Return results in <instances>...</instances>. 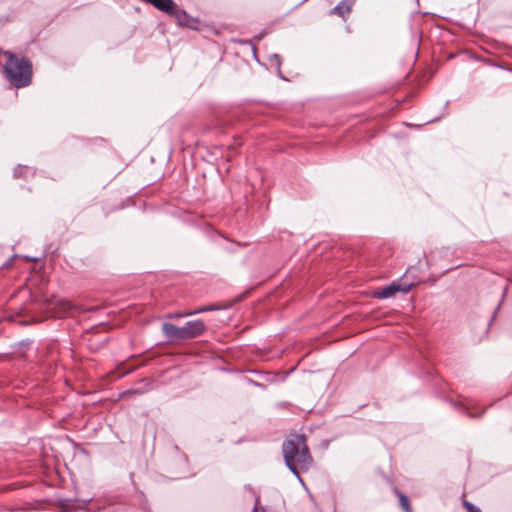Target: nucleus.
<instances>
[{
	"label": "nucleus",
	"mask_w": 512,
	"mask_h": 512,
	"mask_svg": "<svg viewBox=\"0 0 512 512\" xmlns=\"http://www.w3.org/2000/svg\"><path fill=\"white\" fill-rule=\"evenodd\" d=\"M28 171H29V169H28L27 167L19 166V167H17V168L15 169V171H14V175H15L16 177H21V176H24V174H25L26 172H28Z\"/></svg>",
	"instance_id": "obj_13"
},
{
	"label": "nucleus",
	"mask_w": 512,
	"mask_h": 512,
	"mask_svg": "<svg viewBox=\"0 0 512 512\" xmlns=\"http://www.w3.org/2000/svg\"><path fill=\"white\" fill-rule=\"evenodd\" d=\"M399 290H372L371 297L378 299H387L391 298L395 295ZM404 292H408L409 290H403Z\"/></svg>",
	"instance_id": "obj_8"
},
{
	"label": "nucleus",
	"mask_w": 512,
	"mask_h": 512,
	"mask_svg": "<svg viewBox=\"0 0 512 512\" xmlns=\"http://www.w3.org/2000/svg\"><path fill=\"white\" fill-rule=\"evenodd\" d=\"M56 307L59 309L58 316L63 317L65 314L69 313V311L72 308V305L70 302L66 300H58L56 302Z\"/></svg>",
	"instance_id": "obj_9"
},
{
	"label": "nucleus",
	"mask_w": 512,
	"mask_h": 512,
	"mask_svg": "<svg viewBox=\"0 0 512 512\" xmlns=\"http://www.w3.org/2000/svg\"><path fill=\"white\" fill-rule=\"evenodd\" d=\"M396 494L398 496L400 506L404 510V512H412V507L410 505L408 497L399 491H396Z\"/></svg>",
	"instance_id": "obj_10"
},
{
	"label": "nucleus",
	"mask_w": 512,
	"mask_h": 512,
	"mask_svg": "<svg viewBox=\"0 0 512 512\" xmlns=\"http://www.w3.org/2000/svg\"><path fill=\"white\" fill-rule=\"evenodd\" d=\"M206 331L202 320L188 321L184 326L178 327L172 323L162 324V332L171 342H182L201 336Z\"/></svg>",
	"instance_id": "obj_3"
},
{
	"label": "nucleus",
	"mask_w": 512,
	"mask_h": 512,
	"mask_svg": "<svg viewBox=\"0 0 512 512\" xmlns=\"http://www.w3.org/2000/svg\"><path fill=\"white\" fill-rule=\"evenodd\" d=\"M419 283H407L405 284L403 287H401L400 285H396L394 282H392L391 284L387 285L385 288H389V289H392V288H416V286L418 285Z\"/></svg>",
	"instance_id": "obj_11"
},
{
	"label": "nucleus",
	"mask_w": 512,
	"mask_h": 512,
	"mask_svg": "<svg viewBox=\"0 0 512 512\" xmlns=\"http://www.w3.org/2000/svg\"><path fill=\"white\" fill-rule=\"evenodd\" d=\"M170 15H173L178 23L182 26H188L190 23V16L183 10L178 9V7L175 5V10H172V12H168Z\"/></svg>",
	"instance_id": "obj_7"
},
{
	"label": "nucleus",
	"mask_w": 512,
	"mask_h": 512,
	"mask_svg": "<svg viewBox=\"0 0 512 512\" xmlns=\"http://www.w3.org/2000/svg\"><path fill=\"white\" fill-rule=\"evenodd\" d=\"M356 0H342L329 11L330 16H337L347 21L353 11Z\"/></svg>",
	"instance_id": "obj_4"
},
{
	"label": "nucleus",
	"mask_w": 512,
	"mask_h": 512,
	"mask_svg": "<svg viewBox=\"0 0 512 512\" xmlns=\"http://www.w3.org/2000/svg\"><path fill=\"white\" fill-rule=\"evenodd\" d=\"M7 60L3 70L9 83L15 88L27 87L32 83V63L26 57H20L11 51L3 53Z\"/></svg>",
	"instance_id": "obj_2"
},
{
	"label": "nucleus",
	"mask_w": 512,
	"mask_h": 512,
	"mask_svg": "<svg viewBox=\"0 0 512 512\" xmlns=\"http://www.w3.org/2000/svg\"><path fill=\"white\" fill-rule=\"evenodd\" d=\"M150 4H152L157 9L164 11V12H172V10H175V3L173 0H146Z\"/></svg>",
	"instance_id": "obj_6"
},
{
	"label": "nucleus",
	"mask_w": 512,
	"mask_h": 512,
	"mask_svg": "<svg viewBox=\"0 0 512 512\" xmlns=\"http://www.w3.org/2000/svg\"><path fill=\"white\" fill-rule=\"evenodd\" d=\"M282 450L286 465L295 475H298V468L307 469L312 463L306 437L303 434L287 439L283 443Z\"/></svg>",
	"instance_id": "obj_1"
},
{
	"label": "nucleus",
	"mask_w": 512,
	"mask_h": 512,
	"mask_svg": "<svg viewBox=\"0 0 512 512\" xmlns=\"http://www.w3.org/2000/svg\"><path fill=\"white\" fill-rule=\"evenodd\" d=\"M16 257H17V255H12L7 260L3 261L2 264L0 265V269L9 268L11 266L12 260Z\"/></svg>",
	"instance_id": "obj_14"
},
{
	"label": "nucleus",
	"mask_w": 512,
	"mask_h": 512,
	"mask_svg": "<svg viewBox=\"0 0 512 512\" xmlns=\"http://www.w3.org/2000/svg\"><path fill=\"white\" fill-rule=\"evenodd\" d=\"M215 309H217L215 306H204V307H201L196 310H186L183 312L169 313L166 315V317L169 319H177V318L187 317V316L195 315V314L206 312V311H212Z\"/></svg>",
	"instance_id": "obj_5"
},
{
	"label": "nucleus",
	"mask_w": 512,
	"mask_h": 512,
	"mask_svg": "<svg viewBox=\"0 0 512 512\" xmlns=\"http://www.w3.org/2000/svg\"><path fill=\"white\" fill-rule=\"evenodd\" d=\"M463 506L466 508L468 512H481V510L478 507L474 506L472 503L466 500L463 501Z\"/></svg>",
	"instance_id": "obj_12"
}]
</instances>
